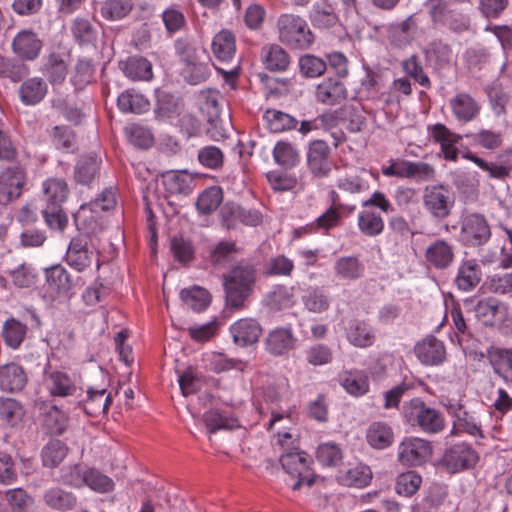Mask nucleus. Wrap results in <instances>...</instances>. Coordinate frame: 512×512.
I'll return each mask as SVG.
<instances>
[{
  "label": "nucleus",
  "instance_id": "nucleus-1",
  "mask_svg": "<svg viewBox=\"0 0 512 512\" xmlns=\"http://www.w3.org/2000/svg\"><path fill=\"white\" fill-rule=\"evenodd\" d=\"M292 435L289 432H277V442L285 449L281 455L280 462L285 471L298 480L292 485L293 490H298L303 484L310 487L314 479L310 475L308 456L305 452L289 450V441Z\"/></svg>",
  "mask_w": 512,
  "mask_h": 512
},
{
  "label": "nucleus",
  "instance_id": "nucleus-2",
  "mask_svg": "<svg viewBox=\"0 0 512 512\" xmlns=\"http://www.w3.org/2000/svg\"><path fill=\"white\" fill-rule=\"evenodd\" d=\"M403 415L412 427H418L425 433L441 432L445 426L442 414L435 408L426 405L420 398H414L405 404Z\"/></svg>",
  "mask_w": 512,
  "mask_h": 512
},
{
  "label": "nucleus",
  "instance_id": "nucleus-3",
  "mask_svg": "<svg viewBox=\"0 0 512 512\" xmlns=\"http://www.w3.org/2000/svg\"><path fill=\"white\" fill-rule=\"evenodd\" d=\"M255 280L254 269L250 266L234 268L224 281L226 304L233 309L244 307V302L251 293Z\"/></svg>",
  "mask_w": 512,
  "mask_h": 512
},
{
  "label": "nucleus",
  "instance_id": "nucleus-4",
  "mask_svg": "<svg viewBox=\"0 0 512 512\" xmlns=\"http://www.w3.org/2000/svg\"><path fill=\"white\" fill-rule=\"evenodd\" d=\"M116 192L112 187L105 188L93 201L80 206L75 215L78 225L87 230V233H97L102 230L98 221L100 212L109 211L116 206Z\"/></svg>",
  "mask_w": 512,
  "mask_h": 512
},
{
  "label": "nucleus",
  "instance_id": "nucleus-5",
  "mask_svg": "<svg viewBox=\"0 0 512 512\" xmlns=\"http://www.w3.org/2000/svg\"><path fill=\"white\" fill-rule=\"evenodd\" d=\"M280 40L295 49H308L314 36L307 22L296 15L285 14L278 20Z\"/></svg>",
  "mask_w": 512,
  "mask_h": 512
},
{
  "label": "nucleus",
  "instance_id": "nucleus-6",
  "mask_svg": "<svg viewBox=\"0 0 512 512\" xmlns=\"http://www.w3.org/2000/svg\"><path fill=\"white\" fill-rule=\"evenodd\" d=\"M491 237L490 225L486 218L478 213L465 215L461 220L460 241L468 247L481 246Z\"/></svg>",
  "mask_w": 512,
  "mask_h": 512
},
{
  "label": "nucleus",
  "instance_id": "nucleus-7",
  "mask_svg": "<svg viewBox=\"0 0 512 512\" xmlns=\"http://www.w3.org/2000/svg\"><path fill=\"white\" fill-rule=\"evenodd\" d=\"M432 455L431 443L417 437H407L398 446V461L408 467L425 463Z\"/></svg>",
  "mask_w": 512,
  "mask_h": 512
},
{
  "label": "nucleus",
  "instance_id": "nucleus-8",
  "mask_svg": "<svg viewBox=\"0 0 512 512\" xmlns=\"http://www.w3.org/2000/svg\"><path fill=\"white\" fill-rule=\"evenodd\" d=\"M423 205L434 218L444 219L451 213L454 198L443 185H431L423 191Z\"/></svg>",
  "mask_w": 512,
  "mask_h": 512
},
{
  "label": "nucleus",
  "instance_id": "nucleus-9",
  "mask_svg": "<svg viewBox=\"0 0 512 512\" xmlns=\"http://www.w3.org/2000/svg\"><path fill=\"white\" fill-rule=\"evenodd\" d=\"M306 163L314 177H327L333 167L329 145L323 140L312 141L307 149Z\"/></svg>",
  "mask_w": 512,
  "mask_h": 512
},
{
  "label": "nucleus",
  "instance_id": "nucleus-10",
  "mask_svg": "<svg viewBox=\"0 0 512 512\" xmlns=\"http://www.w3.org/2000/svg\"><path fill=\"white\" fill-rule=\"evenodd\" d=\"M477 460V453L468 444L458 443L446 449L440 463L453 474L473 467Z\"/></svg>",
  "mask_w": 512,
  "mask_h": 512
},
{
  "label": "nucleus",
  "instance_id": "nucleus-11",
  "mask_svg": "<svg viewBox=\"0 0 512 512\" xmlns=\"http://www.w3.org/2000/svg\"><path fill=\"white\" fill-rule=\"evenodd\" d=\"M94 258L95 252L87 234L72 238L66 252L69 266L81 272L91 265Z\"/></svg>",
  "mask_w": 512,
  "mask_h": 512
},
{
  "label": "nucleus",
  "instance_id": "nucleus-12",
  "mask_svg": "<svg viewBox=\"0 0 512 512\" xmlns=\"http://www.w3.org/2000/svg\"><path fill=\"white\" fill-rule=\"evenodd\" d=\"M462 157L473 162L483 171H486L491 178L504 180L510 175L512 170V149H506L498 154V163L487 162L472 152H466Z\"/></svg>",
  "mask_w": 512,
  "mask_h": 512
},
{
  "label": "nucleus",
  "instance_id": "nucleus-13",
  "mask_svg": "<svg viewBox=\"0 0 512 512\" xmlns=\"http://www.w3.org/2000/svg\"><path fill=\"white\" fill-rule=\"evenodd\" d=\"M476 317L485 326H501L508 319V307L496 298H485L475 306Z\"/></svg>",
  "mask_w": 512,
  "mask_h": 512
},
{
  "label": "nucleus",
  "instance_id": "nucleus-14",
  "mask_svg": "<svg viewBox=\"0 0 512 512\" xmlns=\"http://www.w3.org/2000/svg\"><path fill=\"white\" fill-rule=\"evenodd\" d=\"M296 342L292 327L286 326L271 330L265 338L264 345L271 355L283 356L295 348Z\"/></svg>",
  "mask_w": 512,
  "mask_h": 512
},
{
  "label": "nucleus",
  "instance_id": "nucleus-15",
  "mask_svg": "<svg viewBox=\"0 0 512 512\" xmlns=\"http://www.w3.org/2000/svg\"><path fill=\"white\" fill-rule=\"evenodd\" d=\"M428 130L433 140L440 145L444 158L449 161H456L459 155L457 145L462 140V136L452 132L442 123L434 124Z\"/></svg>",
  "mask_w": 512,
  "mask_h": 512
},
{
  "label": "nucleus",
  "instance_id": "nucleus-16",
  "mask_svg": "<svg viewBox=\"0 0 512 512\" xmlns=\"http://www.w3.org/2000/svg\"><path fill=\"white\" fill-rule=\"evenodd\" d=\"M417 359L424 365L437 366L446 359V349L442 341L434 336H428L414 347Z\"/></svg>",
  "mask_w": 512,
  "mask_h": 512
},
{
  "label": "nucleus",
  "instance_id": "nucleus-17",
  "mask_svg": "<svg viewBox=\"0 0 512 512\" xmlns=\"http://www.w3.org/2000/svg\"><path fill=\"white\" fill-rule=\"evenodd\" d=\"M230 333L236 345L247 347L258 342L262 334V327L253 318H243L230 326Z\"/></svg>",
  "mask_w": 512,
  "mask_h": 512
},
{
  "label": "nucleus",
  "instance_id": "nucleus-18",
  "mask_svg": "<svg viewBox=\"0 0 512 512\" xmlns=\"http://www.w3.org/2000/svg\"><path fill=\"white\" fill-rule=\"evenodd\" d=\"M453 116L460 122H471L480 113L481 105L466 92L456 93L449 101Z\"/></svg>",
  "mask_w": 512,
  "mask_h": 512
},
{
  "label": "nucleus",
  "instance_id": "nucleus-19",
  "mask_svg": "<svg viewBox=\"0 0 512 512\" xmlns=\"http://www.w3.org/2000/svg\"><path fill=\"white\" fill-rule=\"evenodd\" d=\"M426 262L436 269H446L454 261V249L450 242L436 239L425 249Z\"/></svg>",
  "mask_w": 512,
  "mask_h": 512
},
{
  "label": "nucleus",
  "instance_id": "nucleus-20",
  "mask_svg": "<svg viewBox=\"0 0 512 512\" xmlns=\"http://www.w3.org/2000/svg\"><path fill=\"white\" fill-rule=\"evenodd\" d=\"M24 174L19 167H8L0 174V201H11L20 196Z\"/></svg>",
  "mask_w": 512,
  "mask_h": 512
},
{
  "label": "nucleus",
  "instance_id": "nucleus-21",
  "mask_svg": "<svg viewBox=\"0 0 512 512\" xmlns=\"http://www.w3.org/2000/svg\"><path fill=\"white\" fill-rule=\"evenodd\" d=\"M448 409L449 412L455 417L451 434L464 432L474 437L483 436L481 426L476 417L466 411L461 404H451Z\"/></svg>",
  "mask_w": 512,
  "mask_h": 512
},
{
  "label": "nucleus",
  "instance_id": "nucleus-22",
  "mask_svg": "<svg viewBox=\"0 0 512 512\" xmlns=\"http://www.w3.org/2000/svg\"><path fill=\"white\" fill-rule=\"evenodd\" d=\"M339 381L343 389L354 397H361L370 389L368 375L363 370H345L340 374Z\"/></svg>",
  "mask_w": 512,
  "mask_h": 512
},
{
  "label": "nucleus",
  "instance_id": "nucleus-23",
  "mask_svg": "<svg viewBox=\"0 0 512 512\" xmlns=\"http://www.w3.org/2000/svg\"><path fill=\"white\" fill-rule=\"evenodd\" d=\"M315 96L318 102L335 105L347 97V90L340 80L326 78L317 85Z\"/></svg>",
  "mask_w": 512,
  "mask_h": 512
},
{
  "label": "nucleus",
  "instance_id": "nucleus-24",
  "mask_svg": "<svg viewBox=\"0 0 512 512\" xmlns=\"http://www.w3.org/2000/svg\"><path fill=\"white\" fill-rule=\"evenodd\" d=\"M26 382V374L18 364L8 363L0 366V390L17 392L25 386Z\"/></svg>",
  "mask_w": 512,
  "mask_h": 512
},
{
  "label": "nucleus",
  "instance_id": "nucleus-25",
  "mask_svg": "<svg viewBox=\"0 0 512 512\" xmlns=\"http://www.w3.org/2000/svg\"><path fill=\"white\" fill-rule=\"evenodd\" d=\"M333 270L339 280L353 282L363 276L365 266L357 257L344 256L335 261Z\"/></svg>",
  "mask_w": 512,
  "mask_h": 512
},
{
  "label": "nucleus",
  "instance_id": "nucleus-26",
  "mask_svg": "<svg viewBox=\"0 0 512 512\" xmlns=\"http://www.w3.org/2000/svg\"><path fill=\"white\" fill-rule=\"evenodd\" d=\"M123 73L133 81H149L153 77L152 64L140 56H132L119 63Z\"/></svg>",
  "mask_w": 512,
  "mask_h": 512
},
{
  "label": "nucleus",
  "instance_id": "nucleus-27",
  "mask_svg": "<svg viewBox=\"0 0 512 512\" xmlns=\"http://www.w3.org/2000/svg\"><path fill=\"white\" fill-rule=\"evenodd\" d=\"M481 280V268L475 260L463 261L457 272L455 283L457 287L468 292L474 289Z\"/></svg>",
  "mask_w": 512,
  "mask_h": 512
},
{
  "label": "nucleus",
  "instance_id": "nucleus-28",
  "mask_svg": "<svg viewBox=\"0 0 512 512\" xmlns=\"http://www.w3.org/2000/svg\"><path fill=\"white\" fill-rule=\"evenodd\" d=\"M70 30L73 39L80 46L96 47L99 30L88 19L81 17L75 18L71 24Z\"/></svg>",
  "mask_w": 512,
  "mask_h": 512
},
{
  "label": "nucleus",
  "instance_id": "nucleus-29",
  "mask_svg": "<svg viewBox=\"0 0 512 512\" xmlns=\"http://www.w3.org/2000/svg\"><path fill=\"white\" fill-rule=\"evenodd\" d=\"M44 385L53 396L66 397L74 395L76 385L64 372L52 371L44 380Z\"/></svg>",
  "mask_w": 512,
  "mask_h": 512
},
{
  "label": "nucleus",
  "instance_id": "nucleus-30",
  "mask_svg": "<svg viewBox=\"0 0 512 512\" xmlns=\"http://www.w3.org/2000/svg\"><path fill=\"white\" fill-rule=\"evenodd\" d=\"M262 62L270 71H285L290 65L288 53L279 45L273 44L262 48Z\"/></svg>",
  "mask_w": 512,
  "mask_h": 512
},
{
  "label": "nucleus",
  "instance_id": "nucleus-31",
  "mask_svg": "<svg viewBox=\"0 0 512 512\" xmlns=\"http://www.w3.org/2000/svg\"><path fill=\"white\" fill-rule=\"evenodd\" d=\"M46 283L49 288V297L62 292H67L71 288V279L67 270L61 265H54L45 269Z\"/></svg>",
  "mask_w": 512,
  "mask_h": 512
},
{
  "label": "nucleus",
  "instance_id": "nucleus-32",
  "mask_svg": "<svg viewBox=\"0 0 512 512\" xmlns=\"http://www.w3.org/2000/svg\"><path fill=\"white\" fill-rule=\"evenodd\" d=\"M212 51L219 61L230 62L236 52L235 36L229 30H221L213 38Z\"/></svg>",
  "mask_w": 512,
  "mask_h": 512
},
{
  "label": "nucleus",
  "instance_id": "nucleus-33",
  "mask_svg": "<svg viewBox=\"0 0 512 512\" xmlns=\"http://www.w3.org/2000/svg\"><path fill=\"white\" fill-rule=\"evenodd\" d=\"M348 341L355 347L367 348L374 344L375 333L373 328L365 321H354L347 329Z\"/></svg>",
  "mask_w": 512,
  "mask_h": 512
},
{
  "label": "nucleus",
  "instance_id": "nucleus-34",
  "mask_svg": "<svg viewBox=\"0 0 512 512\" xmlns=\"http://www.w3.org/2000/svg\"><path fill=\"white\" fill-rule=\"evenodd\" d=\"M117 106L124 113L142 114L149 110L150 102L144 95L130 89L118 96Z\"/></svg>",
  "mask_w": 512,
  "mask_h": 512
},
{
  "label": "nucleus",
  "instance_id": "nucleus-35",
  "mask_svg": "<svg viewBox=\"0 0 512 512\" xmlns=\"http://www.w3.org/2000/svg\"><path fill=\"white\" fill-rule=\"evenodd\" d=\"M368 444L375 449H385L394 441L392 428L384 422H373L367 429Z\"/></svg>",
  "mask_w": 512,
  "mask_h": 512
},
{
  "label": "nucleus",
  "instance_id": "nucleus-36",
  "mask_svg": "<svg viewBox=\"0 0 512 512\" xmlns=\"http://www.w3.org/2000/svg\"><path fill=\"white\" fill-rule=\"evenodd\" d=\"M310 19L315 26L320 28L332 27L338 21L335 8L327 0H319L313 4Z\"/></svg>",
  "mask_w": 512,
  "mask_h": 512
},
{
  "label": "nucleus",
  "instance_id": "nucleus-37",
  "mask_svg": "<svg viewBox=\"0 0 512 512\" xmlns=\"http://www.w3.org/2000/svg\"><path fill=\"white\" fill-rule=\"evenodd\" d=\"M365 170L352 169L337 178L338 189L345 193L356 194L368 189V183L363 178Z\"/></svg>",
  "mask_w": 512,
  "mask_h": 512
},
{
  "label": "nucleus",
  "instance_id": "nucleus-38",
  "mask_svg": "<svg viewBox=\"0 0 512 512\" xmlns=\"http://www.w3.org/2000/svg\"><path fill=\"white\" fill-rule=\"evenodd\" d=\"M165 189L171 194H186L189 192L193 179L186 171H167L162 175Z\"/></svg>",
  "mask_w": 512,
  "mask_h": 512
},
{
  "label": "nucleus",
  "instance_id": "nucleus-39",
  "mask_svg": "<svg viewBox=\"0 0 512 512\" xmlns=\"http://www.w3.org/2000/svg\"><path fill=\"white\" fill-rule=\"evenodd\" d=\"M263 119L267 128L273 133L294 129L298 123L293 116L276 109L266 110Z\"/></svg>",
  "mask_w": 512,
  "mask_h": 512
},
{
  "label": "nucleus",
  "instance_id": "nucleus-40",
  "mask_svg": "<svg viewBox=\"0 0 512 512\" xmlns=\"http://www.w3.org/2000/svg\"><path fill=\"white\" fill-rule=\"evenodd\" d=\"M68 425V415L57 406L50 407L43 415L42 426L49 434L61 435Z\"/></svg>",
  "mask_w": 512,
  "mask_h": 512
},
{
  "label": "nucleus",
  "instance_id": "nucleus-41",
  "mask_svg": "<svg viewBox=\"0 0 512 512\" xmlns=\"http://www.w3.org/2000/svg\"><path fill=\"white\" fill-rule=\"evenodd\" d=\"M68 446L58 439L50 440L42 449L43 465L49 468L57 467L67 456Z\"/></svg>",
  "mask_w": 512,
  "mask_h": 512
},
{
  "label": "nucleus",
  "instance_id": "nucleus-42",
  "mask_svg": "<svg viewBox=\"0 0 512 512\" xmlns=\"http://www.w3.org/2000/svg\"><path fill=\"white\" fill-rule=\"evenodd\" d=\"M274 161L285 168H292L299 163L300 155L295 145L287 141H278L273 149Z\"/></svg>",
  "mask_w": 512,
  "mask_h": 512
},
{
  "label": "nucleus",
  "instance_id": "nucleus-43",
  "mask_svg": "<svg viewBox=\"0 0 512 512\" xmlns=\"http://www.w3.org/2000/svg\"><path fill=\"white\" fill-rule=\"evenodd\" d=\"M100 160L97 156L81 157L74 170L75 180L80 184H89L99 171Z\"/></svg>",
  "mask_w": 512,
  "mask_h": 512
},
{
  "label": "nucleus",
  "instance_id": "nucleus-44",
  "mask_svg": "<svg viewBox=\"0 0 512 512\" xmlns=\"http://www.w3.org/2000/svg\"><path fill=\"white\" fill-rule=\"evenodd\" d=\"M26 332V325L15 318H9L3 324V340L5 344L12 349L20 347L25 338Z\"/></svg>",
  "mask_w": 512,
  "mask_h": 512
},
{
  "label": "nucleus",
  "instance_id": "nucleus-45",
  "mask_svg": "<svg viewBox=\"0 0 512 512\" xmlns=\"http://www.w3.org/2000/svg\"><path fill=\"white\" fill-rule=\"evenodd\" d=\"M43 191L47 205L61 204L66 200L68 196V186L66 182L59 178H50L43 184Z\"/></svg>",
  "mask_w": 512,
  "mask_h": 512
},
{
  "label": "nucleus",
  "instance_id": "nucleus-46",
  "mask_svg": "<svg viewBox=\"0 0 512 512\" xmlns=\"http://www.w3.org/2000/svg\"><path fill=\"white\" fill-rule=\"evenodd\" d=\"M180 297L194 311H203L208 307L211 300L209 292L199 286L183 289L180 292Z\"/></svg>",
  "mask_w": 512,
  "mask_h": 512
},
{
  "label": "nucleus",
  "instance_id": "nucleus-47",
  "mask_svg": "<svg viewBox=\"0 0 512 512\" xmlns=\"http://www.w3.org/2000/svg\"><path fill=\"white\" fill-rule=\"evenodd\" d=\"M358 227L363 234L373 237L382 233L384 221L378 213L365 209L358 215Z\"/></svg>",
  "mask_w": 512,
  "mask_h": 512
},
{
  "label": "nucleus",
  "instance_id": "nucleus-48",
  "mask_svg": "<svg viewBox=\"0 0 512 512\" xmlns=\"http://www.w3.org/2000/svg\"><path fill=\"white\" fill-rule=\"evenodd\" d=\"M372 479L371 469L362 463L355 464L348 468L341 476V481L347 486L364 487Z\"/></svg>",
  "mask_w": 512,
  "mask_h": 512
},
{
  "label": "nucleus",
  "instance_id": "nucleus-49",
  "mask_svg": "<svg viewBox=\"0 0 512 512\" xmlns=\"http://www.w3.org/2000/svg\"><path fill=\"white\" fill-rule=\"evenodd\" d=\"M418 27V19L416 15H410L405 20L392 25L393 41L398 46L409 43Z\"/></svg>",
  "mask_w": 512,
  "mask_h": 512
},
{
  "label": "nucleus",
  "instance_id": "nucleus-50",
  "mask_svg": "<svg viewBox=\"0 0 512 512\" xmlns=\"http://www.w3.org/2000/svg\"><path fill=\"white\" fill-rule=\"evenodd\" d=\"M45 503L57 510H70L76 505V497L60 488H51L44 495Z\"/></svg>",
  "mask_w": 512,
  "mask_h": 512
},
{
  "label": "nucleus",
  "instance_id": "nucleus-51",
  "mask_svg": "<svg viewBox=\"0 0 512 512\" xmlns=\"http://www.w3.org/2000/svg\"><path fill=\"white\" fill-rule=\"evenodd\" d=\"M29 74V67L20 60L0 56V77L19 82Z\"/></svg>",
  "mask_w": 512,
  "mask_h": 512
},
{
  "label": "nucleus",
  "instance_id": "nucleus-52",
  "mask_svg": "<svg viewBox=\"0 0 512 512\" xmlns=\"http://www.w3.org/2000/svg\"><path fill=\"white\" fill-rule=\"evenodd\" d=\"M203 420L210 433H215L221 429H234L238 427V421L235 418L222 414L217 410H210L203 415Z\"/></svg>",
  "mask_w": 512,
  "mask_h": 512
},
{
  "label": "nucleus",
  "instance_id": "nucleus-53",
  "mask_svg": "<svg viewBox=\"0 0 512 512\" xmlns=\"http://www.w3.org/2000/svg\"><path fill=\"white\" fill-rule=\"evenodd\" d=\"M207 367L210 371L215 373H222L231 369L242 371L245 363L241 360L227 358L221 353H211L206 358Z\"/></svg>",
  "mask_w": 512,
  "mask_h": 512
},
{
  "label": "nucleus",
  "instance_id": "nucleus-54",
  "mask_svg": "<svg viewBox=\"0 0 512 512\" xmlns=\"http://www.w3.org/2000/svg\"><path fill=\"white\" fill-rule=\"evenodd\" d=\"M422 483V478L415 471H407L400 474L395 483V491L399 495L411 496L417 492Z\"/></svg>",
  "mask_w": 512,
  "mask_h": 512
},
{
  "label": "nucleus",
  "instance_id": "nucleus-55",
  "mask_svg": "<svg viewBox=\"0 0 512 512\" xmlns=\"http://www.w3.org/2000/svg\"><path fill=\"white\" fill-rule=\"evenodd\" d=\"M24 416L22 405L12 398H0V417L14 426L20 423Z\"/></svg>",
  "mask_w": 512,
  "mask_h": 512
},
{
  "label": "nucleus",
  "instance_id": "nucleus-56",
  "mask_svg": "<svg viewBox=\"0 0 512 512\" xmlns=\"http://www.w3.org/2000/svg\"><path fill=\"white\" fill-rule=\"evenodd\" d=\"M84 485L98 493H108L114 489V481L96 469L87 468Z\"/></svg>",
  "mask_w": 512,
  "mask_h": 512
},
{
  "label": "nucleus",
  "instance_id": "nucleus-57",
  "mask_svg": "<svg viewBox=\"0 0 512 512\" xmlns=\"http://www.w3.org/2000/svg\"><path fill=\"white\" fill-rule=\"evenodd\" d=\"M222 201V191L218 187L206 189L197 200V209L203 214L215 211Z\"/></svg>",
  "mask_w": 512,
  "mask_h": 512
},
{
  "label": "nucleus",
  "instance_id": "nucleus-58",
  "mask_svg": "<svg viewBox=\"0 0 512 512\" xmlns=\"http://www.w3.org/2000/svg\"><path fill=\"white\" fill-rule=\"evenodd\" d=\"M316 458L323 466H336L342 460V451L335 443H322L317 448Z\"/></svg>",
  "mask_w": 512,
  "mask_h": 512
},
{
  "label": "nucleus",
  "instance_id": "nucleus-59",
  "mask_svg": "<svg viewBox=\"0 0 512 512\" xmlns=\"http://www.w3.org/2000/svg\"><path fill=\"white\" fill-rule=\"evenodd\" d=\"M131 9L130 0H107L101 8V15L107 20H119L125 17Z\"/></svg>",
  "mask_w": 512,
  "mask_h": 512
},
{
  "label": "nucleus",
  "instance_id": "nucleus-60",
  "mask_svg": "<svg viewBox=\"0 0 512 512\" xmlns=\"http://www.w3.org/2000/svg\"><path fill=\"white\" fill-rule=\"evenodd\" d=\"M404 72L425 88H430L429 77L424 73L423 67L416 55H412L402 62Z\"/></svg>",
  "mask_w": 512,
  "mask_h": 512
},
{
  "label": "nucleus",
  "instance_id": "nucleus-61",
  "mask_svg": "<svg viewBox=\"0 0 512 512\" xmlns=\"http://www.w3.org/2000/svg\"><path fill=\"white\" fill-rule=\"evenodd\" d=\"M44 73L51 83H61L67 75L66 63L63 59L52 54L45 64Z\"/></svg>",
  "mask_w": 512,
  "mask_h": 512
},
{
  "label": "nucleus",
  "instance_id": "nucleus-62",
  "mask_svg": "<svg viewBox=\"0 0 512 512\" xmlns=\"http://www.w3.org/2000/svg\"><path fill=\"white\" fill-rule=\"evenodd\" d=\"M13 52L22 59H32V31L21 30L13 39Z\"/></svg>",
  "mask_w": 512,
  "mask_h": 512
},
{
  "label": "nucleus",
  "instance_id": "nucleus-63",
  "mask_svg": "<svg viewBox=\"0 0 512 512\" xmlns=\"http://www.w3.org/2000/svg\"><path fill=\"white\" fill-rule=\"evenodd\" d=\"M299 68L305 77H318L326 70L325 62L313 55H304L299 59Z\"/></svg>",
  "mask_w": 512,
  "mask_h": 512
},
{
  "label": "nucleus",
  "instance_id": "nucleus-64",
  "mask_svg": "<svg viewBox=\"0 0 512 512\" xmlns=\"http://www.w3.org/2000/svg\"><path fill=\"white\" fill-rule=\"evenodd\" d=\"M87 468L81 465L66 466L61 470V480L71 487L80 488L84 486Z\"/></svg>",
  "mask_w": 512,
  "mask_h": 512
}]
</instances>
